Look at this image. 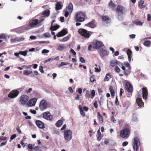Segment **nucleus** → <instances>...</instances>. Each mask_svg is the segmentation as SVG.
Returning a JSON list of instances; mask_svg holds the SVG:
<instances>
[{
	"label": "nucleus",
	"instance_id": "f257e3e1",
	"mask_svg": "<svg viewBox=\"0 0 151 151\" xmlns=\"http://www.w3.org/2000/svg\"><path fill=\"white\" fill-rule=\"evenodd\" d=\"M86 13L84 12L79 11L76 13L74 17V20L76 22H82L85 20Z\"/></svg>",
	"mask_w": 151,
	"mask_h": 151
},
{
	"label": "nucleus",
	"instance_id": "f03ea898",
	"mask_svg": "<svg viewBox=\"0 0 151 151\" xmlns=\"http://www.w3.org/2000/svg\"><path fill=\"white\" fill-rule=\"evenodd\" d=\"M130 133V129L129 127H126L123 129L120 132V135L122 138L128 137Z\"/></svg>",
	"mask_w": 151,
	"mask_h": 151
},
{
	"label": "nucleus",
	"instance_id": "7ed1b4c3",
	"mask_svg": "<svg viewBox=\"0 0 151 151\" xmlns=\"http://www.w3.org/2000/svg\"><path fill=\"white\" fill-rule=\"evenodd\" d=\"M65 139L67 141L70 140L72 137V133L70 130L65 129L64 131Z\"/></svg>",
	"mask_w": 151,
	"mask_h": 151
},
{
	"label": "nucleus",
	"instance_id": "20e7f679",
	"mask_svg": "<svg viewBox=\"0 0 151 151\" xmlns=\"http://www.w3.org/2000/svg\"><path fill=\"white\" fill-rule=\"evenodd\" d=\"M140 142L139 139L137 137H134L133 144V147L134 151H137L139 148V145H140Z\"/></svg>",
	"mask_w": 151,
	"mask_h": 151
},
{
	"label": "nucleus",
	"instance_id": "39448f33",
	"mask_svg": "<svg viewBox=\"0 0 151 151\" xmlns=\"http://www.w3.org/2000/svg\"><path fill=\"white\" fill-rule=\"evenodd\" d=\"M116 11L118 15L119 16L124 14L126 12V10L122 6L118 5L116 9Z\"/></svg>",
	"mask_w": 151,
	"mask_h": 151
},
{
	"label": "nucleus",
	"instance_id": "423d86ee",
	"mask_svg": "<svg viewBox=\"0 0 151 151\" xmlns=\"http://www.w3.org/2000/svg\"><path fill=\"white\" fill-rule=\"evenodd\" d=\"M93 48L95 49H98L104 45L102 42L97 40L94 41L92 43Z\"/></svg>",
	"mask_w": 151,
	"mask_h": 151
},
{
	"label": "nucleus",
	"instance_id": "0eeeda50",
	"mask_svg": "<svg viewBox=\"0 0 151 151\" xmlns=\"http://www.w3.org/2000/svg\"><path fill=\"white\" fill-rule=\"evenodd\" d=\"M78 32L82 36L86 38H88L90 37V35L88 32L84 29H79L78 31Z\"/></svg>",
	"mask_w": 151,
	"mask_h": 151
},
{
	"label": "nucleus",
	"instance_id": "6e6552de",
	"mask_svg": "<svg viewBox=\"0 0 151 151\" xmlns=\"http://www.w3.org/2000/svg\"><path fill=\"white\" fill-rule=\"evenodd\" d=\"M19 93V92L17 90L12 91L8 95V97L11 99H14L16 97Z\"/></svg>",
	"mask_w": 151,
	"mask_h": 151
},
{
	"label": "nucleus",
	"instance_id": "1a4fd4ad",
	"mask_svg": "<svg viewBox=\"0 0 151 151\" xmlns=\"http://www.w3.org/2000/svg\"><path fill=\"white\" fill-rule=\"evenodd\" d=\"M47 104L46 101L43 99L41 101L39 105V108L41 111H43L47 108Z\"/></svg>",
	"mask_w": 151,
	"mask_h": 151
},
{
	"label": "nucleus",
	"instance_id": "9d476101",
	"mask_svg": "<svg viewBox=\"0 0 151 151\" xmlns=\"http://www.w3.org/2000/svg\"><path fill=\"white\" fill-rule=\"evenodd\" d=\"M29 99V97L26 95H23L20 97V102L23 104H25Z\"/></svg>",
	"mask_w": 151,
	"mask_h": 151
},
{
	"label": "nucleus",
	"instance_id": "9b49d317",
	"mask_svg": "<svg viewBox=\"0 0 151 151\" xmlns=\"http://www.w3.org/2000/svg\"><path fill=\"white\" fill-rule=\"evenodd\" d=\"M124 65L127 68L126 71H124V73L125 75L127 76L131 72V68L129 64L127 62H125Z\"/></svg>",
	"mask_w": 151,
	"mask_h": 151
},
{
	"label": "nucleus",
	"instance_id": "f8f14e48",
	"mask_svg": "<svg viewBox=\"0 0 151 151\" xmlns=\"http://www.w3.org/2000/svg\"><path fill=\"white\" fill-rule=\"evenodd\" d=\"M96 20L94 19H93L91 21L85 24V26L93 28L96 27Z\"/></svg>",
	"mask_w": 151,
	"mask_h": 151
},
{
	"label": "nucleus",
	"instance_id": "ddd939ff",
	"mask_svg": "<svg viewBox=\"0 0 151 151\" xmlns=\"http://www.w3.org/2000/svg\"><path fill=\"white\" fill-rule=\"evenodd\" d=\"M43 117L44 118L50 120L52 119V116L50 113L48 111H47L43 113Z\"/></svg>",
	"mask_w": 151,
	"mask_h": 151
},
{
	"label": "nucleus",
	"instance_id": "4468645a",
	"mask_svg": "<svg viewBox=\"0 0 151 151\" xmlns=\"http://www.w3.org/2000/svg\"><path fill=\"white\" fill-rule=\"evenodd\" d=\"M35 124L39 128L42 129L45 128L44 124L42 121L37 120L35 121Z\"/></svg>",
	"mask_w": 151,
	"mask_h": 151
},
{
	"label": "nucleus",
	"instance_id": "2eb2a0df",
	"mask_svg": "<svg viewBox=\"0 0 151 151\" xmlns=\"http://www.w3.org/2000/svg\"><path fill=\"white\" fill-rule=\"evenodd\" d=\"M142 96L143 99L146 100L147 98L148 94L147 89L146 87H143L142 88Z\"/></svg>",
	"mask_w": 151,
	"mask_h": 151
},
{
	"label": "nucleus",
	"instance_id": "dca6fc26",
	"mask_svg": "<svg viewBox=\"0 0 151 151\" xmlns=\"http://www.w3.org/2000/svg\"><path fill=\"white\" fill-rule=\"evenodd\" d=\"M125 87L127 91L129 92H132L133 91L132 86L131 83L127 82L125 85Z\"/></svg>",
	"mask_w": 151,
	"mask_h": 151
},
{
	"label": "nucleus",
	"instance_id": "f3484780",
	"mask_svg": "<svg viewBox=\"0 0 151 151\" xmlns=\"http://www.w3.org/2000/svg\"><path fill=\"white\" fill-rule=\"evenodd\" d=\"M37 101L36 98H33L31 99L27 102V104L29 106H32L35 105Z\"/></svg>",
	"mask_w": 151,
	"mask_h": 151
},
{
	"label": "nucleus",
	"instance_id": "a211bd4d",
	"mask_svg": "<svg viewBox=\"0 0 151 151\" xmlns=\"http://www.w3.org/2000/svg\"><path fill=\"white\" fill-rule=\"evenodd\" d=\"M110 65L112 67L116 66V65H118L119 66H120L122 65V64L117 61L116 60H111L110 62Z\"/></svg>",
	"mask_w": 151,
	"mask_h": 151
},
{
	"label": "nucleus",
	"instance_id": "6ab92c4d",
	"mask_svg": "<svg viewBox=\"0 0 151 151\" xmlns=\"http://www.w3.org/2000/svg\"><path fill=\"white\" fill-rule=\"evenodd\" d=\"M101 19L102 21L106 24H108L110 22L111 20L109 17L107 16H103L101 17Z\"/></svg>",
	"mask_w": 151,
	"mask_h": 151
},
{
	"label": "nucleus",
	"instance_id": "aec40b11",
	"mask_svg": "<svg viewBox=\"0 0 151 151\" xmlns=\"http://www.w3.org/2000/svg\"><path fill=\"white\" fill-rule=\"evenodd\" d=\"M38 22V20L37 19H33L29 21V24L31 28L32 27H34L37 25Z\"/></svg>",
	"mask_w": 151,
	"mask_h": 151
},
{
	"label": "nucleus",
	"instance_id": "412c9836",
	"mask_svg": "<svg viewBox=\"0 0 151 151\" xmlns=\"http://www.w3.org/2000/svg\"><path fill=\"white\" fill-rule=\"evenodd\" d=\"M99 52L100 56L102 57H103L108 54L107 50L103 48H101L99 51Z\"/></svg>",
	"mask_w": 151,
	"mask_h": 151
},
{
	"label": "nucleus",
	"instance_id": "4be33fe9",
	"mask_svg": "<svg viewBox=\"0 0 151 151\" xmlns=\"http://www.w3.org/2000/svg\"><path fill=\"white\" fill-rule=\"evenodd\" d=\"M50 11L48 9H46L41 14V17H47L50 15Z\"/></svg>",
	"mask_w": 151,
	"mask_h": 151
},
{
	"label": "nucleus",
	"instance_id": "5701e85b",
	"mask_svg": "<svg viewBox=\"0 0 151 151\" xmlns=\"http://www.w3.org/2000/svg\"><path fill=\"white\" fill-rule=\"evenodd\" d=\"M68 33V32L66 29H63L62 31L59 32L56 35L58 37H60L64 36Z\"/></svg>",
	"mask_w": 151,
	"mask_h": 151
},
{
	"label": "nucleus",
	"instance_id": "b1692460",
	"mask_svg": "<svg viewBox=\"0 0 151 151\" xmlns=\"http://www.w3.org/2000/svg\"><path fill=\"white\" fill-rule=\"evenodd\" d=\"M145 2L143 0H139L138 2V6L140 9H142L145 7V5L144 4Z\"/></svg>",
	"mask_w": 151,
	"mask_h": 151
},
{
	"label": "nucleus",
	"instance_id": "393cba45",
	"mask_svg": "<svg viewBox=\"0 0 151 151\" xmlns=\"http://www.w3.org/2000/svg\"><path fill=\"white\" fill-rule=\"evenodd\" d=\"M137 103L138 105L140 107H142L143 106L144 103L142 101V100L140 98H137L136 100Z\"/></svg>",
	"mask_w": 151,
	"mask_h": 151
},
{
	"label": "nucleus",
	"instance_id": "a878e982",
	"mask_svg": "<svg viewBox=\"0 0 151 151\" xmlns=\"http://www.w3.org/2000/svg\"><path fill=\"white\" fill-rule=\"evenodd\" d=\"M31 28V27L29 24L28 25L23 26L19 28V29L20 30H22V32H24L25 30H27Z\"/></svg>",
	"mask_w": 151,
	"mask_h": 151
},
{
	"label": "nucleus",
	"instance_id": "bb28decb",
	"mask_svg": "<svg viewBox=\"0 0 151 151\" xmlns=\"http://www.w3.org/2000/svg\"><path fill=\"white\" fill-rule=\"evenodd\" d=\"M62 6L60 2H57L55 4V9L56 11L60 10L62 9Z\"/></svg>",
	"mask_w": 151,
	"mask_h": 151
},
{
	"label": "nucleus",
	"instance_id": "cd10ccee",
	"mask_svg": "<svg viewBox=\"0 0 151 151\" xmlns=\"http://www.w3.org/2000/svg\"><path fill=\"white\" fill-rule=\"evenodd\" d=\"M108 6L109 7L112 9L113 10H114V8L116 6V4L113 3L112 1H110L108 4Z\"/></svg>",
	"mask_w": 151,
	"mask_h": 151
},
{
	"label": "nucleus",
	"instance_id": "c85d7f7f",
	"mask_svg": "<svg viewBox=\"0 0 151 151\" xmlns=\"http://www.w3.org/2000/svg\"><path fill=\"white\" fill-rule=\"evenodd\" d=\"M68 8V12H72L73 11V7L72 4L71 3H70L68 6L66 7Z\"/></svg>",
	"mask_w": 151,
	"mask_h": 151
},
{
	"label": "nucleus",
	"instance_id": "c756f323",
	"mask_svg": "<svg viewBox=\"0 0 151 151\" xmlns=\"http://www.w3.org/2000/svg\"><path fill=\"white\" fill-rule=\"evenodd\" d=\"M97 117L99 122L101 123H102L103 122V118L99 112H97Z\"/></svg>",
	"mask_w": 151,
	"mask_h": 151
},
{
	"label": "nucleus",
	"instance_id": "7c9ffc66",
	"mask_svg": "<svg viewBox=\"0 0 151 151\" xmlns=\"http://www.w3.org/2000/svg\"><path fill=\"white\" fill-rule=\"evenodd\" d=\"M109 89L110 92L111 96H114L115 95V92L112 86H110Z\"/></svg>",
	"mask_w": 151,
	"mask_h": 151
},
{
	"label": "nucleus",
	"instance_id": "2f4dec72",
	"mask_svg": "<svg viewBox=\"0 0 151 151\" xmlns=\"http://www.w3.org/2000/svg\"><path fill=\"white\" fill-rule=\"evenodd\" d=\"M63 124V121L61 120H59L55 124L57 127H60Z\"/></svg>",
	"mask_w": 151,
	"mask_h": 151
},
{
	"label": "nucleus",
	"instance_id": "473e14b6",
	"mask_svg": "<svg viewBox=\"0 0 151 151\" xmlns=\"http://www.w3.org/2000/svg\"><path fill=\"white\" fill-rule=\"evenodd\" d=\"M32 73V72L31 71L25 70L24 71L23 74L24 75L27 76L29 74Z\"/></svg>",
	"mask_w": 151,
	"mask_h": 151
},
{
	"label": "nucleus",
	"instance_id": "72a5a7b5",
	"mask_svg": "<svg viewBox=\"0 0 151 151\" xmlns=\"http://www.w3.org/2000/svg\"><path fill=\"white\" fill-rule=\"evenodd\" d=\"M59 28V25H56V26H51L50 28V29L51 31L56 30Z\"/></svg>",
	"mask_w": 151,
	"mask_h": 151
},
{
	"label": "nucleus",
	"instance_id": "f704fd0d",
	"mask_svg": "<svg viewBox=\"0 0 151 151\" xmlns=\"http://www.w3.org/2000/svg\"><path fill=\"white\" fill-rule=\"evenodd\" d=\"M96 67L95 68V71L96 72H100L101 71L100 67L99 66L97 65H95Z\"/></svg>",
	"mask_w": 151,
	"mask_h": 151
},
{
	"label": "nucleus",
	"instance_id": "c9c22d12",
	"mask_svg": "<svg viewBox=\"0 0 151 151\" xmlns=\"http://www.w3.org/2000/svg\"><path fill=\"white\" fill-rule=\"evenodd\" d=\"M151 44V42L150 40H147L143 44L146 46L149 47L150 46Z\"/></svg>",
	"mask_w": 151,
	"mask_h": 151
},
{
	"label": "nucleus",
	"instance_id": "e433bc0d",
	"mask_svg": "<svg viewBox=\"0 0 151 151\" xmlns=\"http://www.w3.org/2000/svg\"><path fill=\"white\" fill-rule=\"evenodd\" d=\"M85 96L86 99H89L91 98V95L88 91L87 90L86 91V94H85Z\"/></svg>",
	"mask_w": 151,
	"mask_h": 151
},
{
	"label": "nucleus",
	"instance_id": "4c0bfd02",
	"mask_svg": "<svg viewBox=\"0 0 151 151\" xmlns=\"http://www.w3.org/2000/svg\"><path fill=\"white\" fill-rule=\"evenodd\" d=\"M33 150L35 151H40L41 150V147L38 146H35L34 147Z\"/></svg>",
	"mask_w": 151,
	"mask_h": 151
},
{
	"label": "nucleus",
	"instance_id": "58836bf2",
	"mask_svg": "<svg viewBox=\"0 0 151 151\" xmlns=\"http://www.w3.org/2000/svg\"><path fill=\"white\" fill-rule=\"evenodd\" d=\"M19 54L25 56L27 55V51L26 50H25L24 51H20L19 52Z\"/></svg>",
	"mask_w": 151,
	"mask_h": 151
},
{
	"label": "nucleus",
	"instance_id": "ea45409f",
	"mask_svg": "<svg viewBox=\"0 0 151 151\" xmlns=\"http://www.w3.org/2000/svg\"><path fill=\"white\" fill-rule=\"evenodd\" d=\"M143 23V22H141L140 20H137L135 22V24L137 25L141 26L142 25Z\"/></svg>",
	"mask_w": 151,
	"mask_h": 151
},
{
	"label": "nucleus",
	"instance_id": "a19ab883",
	"mask_svg": "<svg viewBox=\"0 0 151 151\" xmlns=\"http://www.w3.org/2000/svg\"><path fill=\"white\" fill-rule=\"evenodd\" d=\"M109 76V77L110 78H111V77H110L111 75L109 74V73L107 74L104 79V81H109V79L108 77H107V76Z\"/></svg>",
	"mask_w": 151,
	"mask_h": 151
},
{
	"label": "nucleus",
	"instance_id": "79ce46f5",
	"mask_svg": "<svg viewBox=\"0 0 151 151\" xmlns=\"http://www.w3.org/2000/svg\"><path fill=\"white\" fill-rule=\"evenodd\" d=\"M80 113L83 117H84L85 116V113L83 111L82 108L80 109Z\"/></svg>",
	"mask_w": 151,
	"mask_h": 151
},
{
	"label": "nucleus",
	"instance_id": "37998d69",
	"mask_svg": "<svg viewBox=\"0 0 151 151\" xmlns=\"http://www.w3.org/2000/svg\"><path fill=\"white\" fill-rule=\"evenodd\" d=\"M127 53L128 56L132 55V52L131 50L128 49L127 50Z\"/></svg>",
	"mask_w": 151,
	"mask_h": 151
},
{
	"label": "nucleus",
	"instance_id": "c03bdc74",
	"mask_svg": "<svg viewBox=\"0 0 151 151\" xmlns=\"http://www.w3.org/2000/svg\"><path fill=\"white\" fill-rule=\"evenodd\" d=\"M34 146V145H32L31 144H29L28 145V147L27 148V149L29 150V149L32 150L33 149V147Z\"/></svg>",
	"mask_w": 151,
	"mask_h": 151
},
{
	"label": "nucleus",
	"instance_id": "a18cd8bd",
	"mask_svg": "<svg viewBox=\"0 0 151 151\" xmlns=\"http://www.w3.org/2000/svg\"><path fill=\"white\" fill-rule=\"evenodd\" d=\"M96 81L95 79V76L94 75L92 76L90 78V81L92 82H93Z\"/></svg>",
	"mask_w": 151,
	"mask_h": 151
},
{
	"label": "nucleus",
	"instance_id": "49530a36",
	"mask_svg": "<svg viewBox=\"0 0 151 151\" xmlns=\"http://www.w3.org/2000/svg\"><path fill=\"white\" fill-rule=\"evenodd\" d=\"M95 91L94 90H92L91 92V98L92 99L95 95Z\"/></svg>",
	"mask_w": 151,
	"mask_h": 151
},
{
	"label": "nucleus",
	"instance_id": "de8ad7c7",
	"mask_svg": "<svg viewBox=\"0 0 151 151\" xmlns=\"http://www.w3.org/2000/svg\"><path fill=\"white\" fill-rule=\"evenodd\" d=\"M64 48V47L63 45H60L57 48V50L60 51L62 50Z\"/></svg>",
	"mask_w": 151,
	"mask_h": 151
},
{
	"label": "nucleus",
	"instance_id": "09e8293b",
	"mask_svg": "<svg viewBox=\"0 0 151 151\" xmlns=\"http://www.w3.org/2000/svg\"><path fill=\"white\" fill-rule=\"evenodd\" d=\"M114 70L117 73H119L120 72V68L117 66L115 67Z\"/></svg>",
	"mask_w": 151,
	"mask_h": 151
},
{
	"label": "nucleus",
	"instance_id": "8fccbe9b",
	"mask_svg": "<svg viewBox=\"0 0 151 151\" xmlns=\"http://www.w3.org/2000/svg\"><path fill=\"white\" fill-rule=\"evenodd\" d=\"M69 37L68 36H66L65 37H64L62 39V41L63 42H65L68 40L69 39Z\"/></svg>",
	"mask_w": 151,
	"mask_h": 151
},
{
	"label": "nucleus",
	"instance_id": "3c124183",
	"mask_svg": "<svg viewBox=\"0 0 151 151\" xmlns=\"http://www.w3.org/2000/svg\"><path fill=\"white\" fill-rule=\"evenodd\" d=\"M44 35L45 37H49L50 36V34L49 33H46L44 34Z\"/></svg>",
	"mask_w": 151,
	"mask_h": 151
},
{
	"label": "nucleus",
	"instance_id": "603ef678",
	"mask_svg": "<svg viewBox=\"0 0 151 151\" xmlns=\"http://www.w3.org/2000/svg\"><path fill=\"white\" fill-rule=\"evenodd\" d=\"M115 104L116 105L118 106L119 104V103L118 101V99L117 98V96L116 97V100L115 101Z\"/></svg>",
	"mask_w": 151,
	"mask_h": 151
},
{
	"label": "nucleus",
	"instance_id": "864d4df0",
	"mask_svg": "<svg viewBox=\"0 0 151 151\" xmlns=\"http://www.w3.org/2000/svg\"><path fill=\"white\" fill-rule=\"evenodd\" d=\"M6 38V36L5 34H3L0 35V39H5Z\"/></svg>",
	"mask_w": 151,
	"mask_h": 151
},
{
	"label": "nucleus",
	"instance_id": "5fc2aeb1",
	"mask_svg": "<svg viewBox=\"0 0 151 151\" xmlns=\"http://www.w3.org/2000/svg\"><path fill=\"white\" fill-rule=\"evenodd\" d=\"M68 64V63L65 62H62L59 65V67H61L63 66Z\"/></svg>",
	"mask_w": 151,
	"mask_h": 151
},
{
	"label": "nucleus",
	"instance_id": "6e6d98bb",
	"mask_svg": "<svg viewBox=\"0 0 151 151\" xmlns=\"http://www.w3.org/2000/svg\"><path fill=\"white\" fill-rule=\"evenodd\" d=\"M11 41L12 42H14L15 41H18V37H15L14 38H13L11 39Z\"/></svg>",
	"mask_w": 151,
	"mask_h": 151
},
{
	"label": "nucleus",
	"instance_id": "4d7b16f0",
	"mask_svg": "<svg viewBox=\"0 0 151 151\" xmlns=\"http://www.w3.org/2000/svg\"><path fill=\"white\" fill-rule=\"evenodd\" d=\"M80 60L81 62L82 63H85V60L84 59V58L82 57H81L80 58Z\"/></svg>",
	"mask_w": 151,
	"mask_h": 151
},
{
	"label": "nucleus",
	"instance_id": "13d9d810",
	"mask_svg": "<svg viewBox=\"0 0 151 151\" xmlns=\"http://www.w3.org/2000/svg\"><path fill=\"white\" fill-rule=\"evenodd\" d=\"M49 52V51L47 50L46 49H44L43 50L42 52V53H47Z\"/></svg>",
	"mask_w": 151,
	"mask_h": 151
},
{
	"label": "nucleus",
	"instance_id": "bf43d9fd",
	"mask_svg": "<svg viewBox=\"0 0 151 151\" xmlns=\"http://www.w3.org/2000/svg\"><path fill=\"white\" fill-rule=\"evenodd\" d=\"M151 20V16L150 14H148L147 15V20L150 21Z\"/></svg>",
	"mask_w": 151,
	"mask_h": 151
},
{
	"label": "nucleus",
	"instance_id": "052dcab7",
	"mask_svg": "<svg viewBox=\"0 0 151 151\" xmlns=\"http://www.w3.org/2000/svg\"><path fill=\"white\" fill-rule=\"evenodd\" d=\"M39 70L42 73H43L44 71L43 70V67L42 66H40L39 67Z\"/></svg>",
	"mask_w": 151,
	"mask_h": 151
},
{
	"label": "nucleus",
	"instance_id": "680f3d73",
	"mask_svg": "<svg viewBox=\"0 0 151 151\" xmlns=\"http://www.w3.org/2000/svg\"><path fill=\"white\" fill-rule=\"evenodd\" d=\"M68 11L66 10L64 14V15L65 17H67L68 16V15L69 14V13Z\"/></svg>",
	"mask_w": 151,
	"mask_h": 151
},
{
	"label": "nucleus",
	"instance_id": "e2e57ef3",
	"mask_svg": "<svg viewBox=\"0 0 151 151\" xmlns=\"http://www.w3.org/2000/svg\"><path fill=\"white\" fill-rule=\"evenodd\" d=\"M16 129L19 134H20L21 133H22L20 129H19V126H18V127L16 128Z\"/></svg>",
	"mask_w": 151,
	"mask_h": 151
},
{
	"label": "nucleus",
	"instance_id": "0e129e2a",
	"mask_svg": "<svg viewBox=\"0 0 151 151\" xmlns=\"http://www.w3.org/2000/svg\"><path fill=\"white\" fill-rule=\"evenodd\" d=\"M128 144V142L127 141L124 142L122 144V146L123 147H125Z\"/></svg>",
	"mask_w": 151,
	"mask_h": 151
},
{
	"label": "nucleus",
	"instance_id": "69168bd1",
	"mask_svg": "<svg viewBox=\"0 0 151 151\" xmlns=\"http://www.w3.org/2000/svg\"><path fill=\"white\" fill-rule=\"evenodd\" d=\"M93 105L97 109L98 108V104L97 101H95L93 104Z\"/></svg>",
	"mask_w": 151,
	"mask_h": 151
},
{
	"label": "nucleus",
	"instance_id": "338daca9",
	"mask_svg": "<svg viewBox=\"0 0 151 151\" xmlns=\"http://www.w3.org/2000/svg\"><path fill=\"white\" fill-rule=\"evenodd\" d=\"M30 112L32 114H36L37 113V112L35 110H32V109H31L30 110Z\"/></svg>",
	"mask_w": 151,
	"mask_h": 151
},
{
	"label": "nucleus",
	"instance_id": "774afa93",
	"mask_svg": "<svg viewBox=\"0 0 151 151\" xmlns=\"http://www.w3.org/2000/svg\"><path fill=\"white\" fill-rule=\"evenodd\" d=\"M16 137V134H14L12 135L10 137V140H12L15 138Z\"/></svg>",
	"mask_w": 151,
	"mask_h": 151
}]
</instances>
